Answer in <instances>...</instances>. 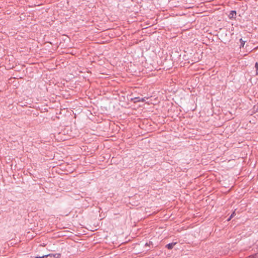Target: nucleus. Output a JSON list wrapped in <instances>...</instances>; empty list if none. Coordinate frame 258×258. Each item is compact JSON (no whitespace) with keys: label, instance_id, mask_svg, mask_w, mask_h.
<instances>
[{"label":"nucleus","instance_id":"obj_1","mask_svg":"<svg viewBox=\"0 0 258 258\" xmlns=\"http://www.w3.org/2000/svg\"><path fill=\"white\" fill-rule=\"evenodd\" d=\"M176 244V242H172L170 243H169L166 245V247L168 249H171L173 248L174 246Z\"/></svg>","mask_w":258,"mask_h":258},{"label":"nucleus","instance_id":"obj_2","mask_svg":"<svg viewBox=\"0 0 258 258\" xmlns=\"http://www.w3.org/2000/svg\"><path fill=\"white\" fill-rule=\"evenodd\" d=\"M256 248L257 249V252H256L253 254L249 255L248 258H258V242H257V243L256 244Z\"/></svg>","mask_w":258,"mask_h":258},{"label":"nucleus","instance_id":"obj_3","mask_svg":"<svg viewBox=\"0 0 258 258\" xmlns=\"http://www.w3.org/2000/svg\"><path fill=\"white\" fill-rule=\"evenodd\" d=\"M236 11H232L230 12V13L229 15V17L230 19L233 18L234 17V16H236Z\"/></svg>","mask_w":258,"mask_h":258},{"label":"nucleus","instance_id":"obj_4","mask_svg":"<svg viewBox=\"0 0 258 258\" xmlns=\"http://www.w3.org/2000/svg\"><path fill=\"white\" fill-rule=\"evenodd\" d=\"M239 41L240 42V47H243L245 43V41H244L242 38H241L240 39Z\"/></svg>","mask_w":258,"mask_h":258},{"label":"nucleus","instance_id":"obj_5","mask_svg":"<svg viewBox=\"0 0 258 258\" xmlns=\"http://www.w3.org/2000/svg\"><path fill=\"white\" fill-rule=\"evenodd\" d=\"M51 255L52 254H49L43 255L41 256H36V258H46L47 257H48L49 256H51Z\"/></svg>","mask_w":258,"mask_h":258},{"label":"nucleus","instance_id":"obj_6","mask_svg":"<svg viewBox=\"0 0 258 258\" xmlns=\"http://www.w3.org/2000/svg\"><path fill=\"white\" fill-rule=\"evenodd\" d=\"M113 95H114V99H116H116H118L117 98H118V99L119 98V95H118V94H115L114 93Z\"/></svg>","mask_w":258,"mask_h":258},{"label":"nucleus","instance_id":"obj_7","mask_svg":"<svg viewBox=\"0 0 258 258\" xmlns=\"http://www.w3.org/2000/svg\"><path fill=\"white\" fill-rule=\"evenodd\" d=\"M255 67L256 69V70H258V62H256L255 64Z\"/></svg>","mask_w":258,"mask_h":258},{"label":"nucleus","instance_id":"obj_8","mask_svg":"<svg viewBox=\"0 0 258 258\" xmlns=\"http://www.w3.org/2000/svg\"><path fill=\"white\" fill-rule=\"evenodd\" d=\"M139 98H135L134 99L136 100L134 102L139 101L140 100H138Z\"/></svg>","mask_w":258,"mask_h":258},{"label":"nucleus","instance_id":"obj_9","mask_svg":"<svg viewBox=\"0 0 258 258\" xmlns=\"http://www.w3.org/2000/svg\"><path fill=\"white\" fill-rule=\"evenodd\" d=\"M232 218V216H230V217L227 219V221H230Z\"/></svg>","mask_w":258,"mask_h":258},{"label":"nucleus","instance_id":"obj_10","mask_svg":"<svg viewBox=\"0 0 258 258\" xmlns=\"http://www.w3.org/2000/svg\"><path fill=\"white\" fill-rule=\"evenodd\" d=\"M235 215V212H234L231 215V216H232V217H233L234 216V215Z\"/></svg>","mask_w":258,"mask_h":258},{"label":"nucleus","instance_id":"obj_11","mask_svg":"<svg viewBox=\"0 0 258 258\" xmlns=\"http://www.w3.org/2000/svg\"><path fill=\"white\" fill-rule=\"evenodd\" d=\"M57 256H56V258H59V257L60 256V254H56Z\"/></svg>","mask_w":258,"mask_h":258}]
</instances>
